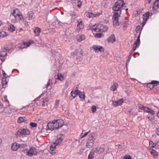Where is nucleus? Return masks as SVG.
Instances as JSON below:
<instances>
[{
    "instance_id": "obj_3",
    "label": "nucleus",
    "mask_w": 159,
    "mask_h": 159,
    "mask_svg": "<svg viewBox=\"0 0 159 159\" xmlns=\"http://www.w3.org/2000/svg\"><path fill=\"white\" fill-rule=\"evenodd\" d=\"M94 133H92L89 135L86 144V147L90 148L92 147L95 140V138L94 137Z\"/></svg>"
},
{
    "instance_id": "obj_60",
    "label": "nucleus",
    "mask_w": 159,
    "mask_h": 159,
    "mask_svg": "<svg viewBox=\"0 0 159 159\" xmlns=\"http://www.w3.org/2000/svg\"><path fill=\"white\" fill-rule=\"evenodd\" d=\"M2 73H3V76H7V75L5 73V71L4 70L2 71Z\"/></svg>"
},
{
    "instance_id": "obj_54",
    "label": "nucleus",
    "mask_w": 159,
    "mask_h": 159,
    "mask_svg": "<svg viewBox=\"0 0 159 159\" xmlns=\"http://www.w3.org/2000/svg\"><path fill=\"white\" fill-rule=\"evenodd\" d=\"M90 130H89V131L88 132L85 133L84 135H82L81 137V138H84V137H85L86 135H87V134H88L90 132Z\"/></svg>"
},
{
    "instance_id": "obj_2",
    "label": "nucleus",
    "mask_w": 159,
    "mask_h": 159,
    "mask_svg": "<svg viewBox=\"0 0 159 159\" xmlns=\"http://www.w3.org/2000/svg\"><path fill=\"white\" fill-rule=\"evenodd\" d=\"M90 29L93 31L96 32H105L107 31L108 28L102 24H98L97 26L95 25H93Z\"/></svg>"
},
{
    "instance_id": "obj_17",
    "label": "nucleus",
    "mask_w": 159,
    "mask_h": 159,
    "mask_svg": "<svg viewBox=\"0 0 159 159\" xmlns=\"http://www.w3.org/2000/svg\"><path fill=\"white\" fill-rule=\"evenodd\" d=\"M30 44V43H28L27 42H23L20 44V45L19 46L18 48L20 49H23L29 46Z\"/></svg>"
},
{
    "instance_id": "obj_36",
    "label": "nucleus",
    "mask_w": 159,
    "mask_h": 159,
    "mask_svg": "<svg viewBox=\"0 0 159 159\" xmlns=\"http://www.w3.org/2000/svg\"><path fill=\"white\" fill-rule=\"evenodd\" d=\"M37 104H38V103L36 102L34 100L31 103L29 104L28 105L25 107H27V106H30V107H31V105H32V104H33V105L35 104V106L36 105H37Z\"/></svg>"
},
{
    "instance_id": "obj_52",
    "label": "nucleus",
    "mask_w": 159,
    "mask_h": 159,
    "mask_svg": "<svg viewBox=\"0 0 159 159\" xmlns=\"http://www.w3.org/2000/svg\"><path fill=\"white\" fill-rule=\"evenodd\" d=\"M140 43V41L136 40V41L135 42L134 44H135V45H136V46H139Z\"/></svg>"
},
{
    "instance_id": "obj_62",
    "label": "nucleus",
    "mask_w": 159,
    "mask_h": 159,
    "mask_svg": "<svg viewBox=\"0 0 159 159\" xmlns=\"http://www.w3.org/2000/svg\"><path fill=\"white\" fill-rule=\"evenodd\" d=\"M140 26H137V28H136V30H139V29H140Z\"/></svg>"
},
{
    "instance_id": "obj_64",
    "label": "nucleus",
    "mask_w": 159,
    "mask_h": 159,
    "mask_svg": "<svg viewBox=\"0 0 159 159\" xmlns=\"http://www.w3.org/2000/svg\"><path fill=\"white\" fill-rule=\"evenodd\" d=\"M157 116L159 118V111L157 112Z\"/></svg>"
},
{
    "instance_id": "obj_43",
    "label": "nucleus",
    "mask_w": 159,
    "mask_h": 159,
    "mask_svg": "<svg viewBox=\"0 0 159 159\" xmlns=\"http://www.w3.org/2000/svg\"><path fill=\"white\" fill-rule=\"evenodd\" d=\"M57 79H59L61 81H62L64 80V77L63 76H62V75H61L60 76L57 75Z\"/></svg>"
},
{
    "instance_id": "obj_28",
    "label": "nucleus",
    "mask_w": 159,
    "mask_h": 159,
    "mask_svg": "<svg viewBox=\"0 0 159 159\" xmlns=\"http://www.w3.org/2000/svg\"><path fill=\"white\" fill-rule=\"evenodd\" d=\"M128 21L127 20H125L123 21V29L125 30L128 26Z\"/></svg>"
},
{
    "instance_id": "obj_14",
    "label": "nucleus",
    "mask_w": 159,
    "mask_h": 159,
    "mask_svg": "<svg viewBox=\"0 0 159 159\" xmlns=\"http://www.w3.org/2000/svg\"><path fill=\"white\" fill-rule=\"evenodd\" d=\"M123 102V100L122 98L116 101H113L112 104L115 106H117L121 105Z\"/></svg>"
},
{
    "instance_id": "obj_32",
    "label": "nucleus",
    "mask_w": 159,
    "mask_h": 159,
    "mask_svg": "<svg viewBox=\"0 0 159 159\" xmlns=\"http://www.w3.org/2000/svg\"><path fill=\"white\" fill-rule=\"evenodd\" d=\"M33 17V14L32 12L29 13L28 16L27 17V19L28 20H30L32 19Z\"/></svg>"
},
{
    "instance_id": "obj_26",
    "label": "nucleus",
    "mask_w": 159,
    "mask_h": 159,
    "mask_svg": "<svg viewBox=\"0 0 159 159\" xmlns=\"http://www.w3.org/2000/svg\"><path fill=\"white\" fill-rule=\"evenodd\" d=\"M97 150L98 151L99 153L103 152L104 150V148L103 146H101L98 148H97Z\"/></svg>"
},
{
    "instance_id": "obj_47",
    "label": "nucleus",
    "mask_w": 159,
    "mask_h": 159,
    "mask_svg": "<svg viewBox=\"0 0 159 159\" xmlns=\"http://www.w3.org/2000/svg\"><path fill=\"white\" fill-rule=\"evenodd\" d=\"M44 93H43L41 95H40V96H39L38 97H37V98H36L35 99H34V101H35L36 102L38 101L39 99L40 98L43 96L44 95Z\"/></svg>"
},
{
    "instance_id": "obj_27",
    "label": "nucleus",
    "mask_w": 159,
    "mask_h": 159,
    "mask_svg": "<svg viewBox=\"0 0 159 159\" xmlns=\"http://www.w3.org/2000/svg\"><path fill=\"white\" fill-rule=\"evenodd\" d=\"M25 118L24 117H19L17 120V122L19 123H21L24 122Z\"/></svg>"
},
{
    "instance_id": "obj_61",
    "label": "nucleus",
    "mask_w": 159,
    "mask_h": 159,
    "mask_svg": "<svg viewBox=\"0 0 159 159\" xmlns=\"http://www.w3.org/2000/svg\"><path fill=\"white\" fill-rule=\"evenodd\" d=\"M140 34L139 35L138 37H137V39L136 40L140 41Z\"/></svg>"
},
{
    "instance_id": "obj_58",
    "label": "nucleus",
    "mask_w": 159,
    "mask_h": 159,
    "mask_svg": "<svg viewBox=\"0 0 159 159\" xmlns=\"http://www.w3.org/2000/svg\"><path fill=\"white\" fill-rule=\"evenodd\" d=\"M156 133L157 135L159 136V128L156 129Z\"/></svg>"
},
{
    "instance_id": "obj_29",
    "label": "nucleus",
    "mask_w": 159,
    "mask_h": 159,
    "mask_svg": "<svg viewBox=\"0 0 159 159\" xmlns=\"http://www.w3.org/2000/svg\"><path fill=\"white\" fill-rule=\"evenodd\" d=\"M94 152H90L87 159H93L94 157Z\"/></svg>"
},
{
    "instance_id": "obj_6",
    "label": "nucleus",
    "mask_w": 159,
    "mask_h": 159,
    "mask_svg": "<svg viewBox=\"0 0 159 159\" xmlns=\"http://www.w3.org/2000/svg\"><path fill=\"white\" fill-rule=\"evenodd\" d=\"M120 16V15H116L114 14L113 15L112 19L113 20V24L114 26H116L119 25V23L118 19Z\"/></svg>"
},
{
    "instance_id": "obj_41",
    "label": "nucleus",
    "mask_w": 159,
    "mask_h": 159,
    "mask_svg": "<svg viewBox=\"0 0 159 159\" xmlns=\"http://www.w3.org/2000/svg\"><path fill=\"white\" fill-rule=\"evenodd\" d=\"M30 125L32 127H35L37 126V124L35 123L31 122L30 124Z\"/></svg>"
},
{
    "instance_id": "obj_22",
    "label": "nucleus",
    "mask_w": 159,
    "mask_h": 159,
    "mask_svg": "<svg viewBox=\"0 0 159 159\" xmlns=\"http://www.w3.org/2000/svg\"><path fill=\"white\" fill-rule=\"evenodd\" d=\"M118 86V84L117 83H115L111 87L110 90L114 91L116 89L117 87Z\"/></svg>"
},
{
    "instance_id": "obj_44",
    "label": "nucleus",
    "mask_w": 159,
    "mask_h": 159,
    "mask_svg": "<svg viewBox=\"0 0 159 159\" xmlns=\"http://www.w3.org/2000/svg\"><path fill=\"white\" fill-rule=\"evenodd\" d=\"M102 34L101 33H97L95 34V37L97 38H100L101 37Z\"/></svg>"
},
{
    "instance_id": "obj_16",
    "label": "nucleus",
    "mask_w": 159,
    "mask_h": 159,
    "mask_svg": "<svg viewBox=\"0 0 159 159\" xmlns=\"http://www.w3.org/2000/svg\"><path fill=\"white\" fill-rule=\"evenodd\" d=\"M159 8V0L155 1L153 4L152 9L154 11H157Z\"/></svg>"
},
{
    "instance_id": "obj_31",
    "label": "nucleus",
    "mask_w": 159,
    "mask_h": 159,
    "mask_svg": "<svg viewBox=\"0 0 159 159\" xmlns=\"http://www.w3.org/2000/svg\"><path fill=\"white\" fill-rule=\"evenodd\" d=\"M41 30L40 29L39 27H36L34 30V33L36 34H39Z\"/></svg>"
},
{
    "instance_id": "obj_1",
    "label": "nucleus",
    "mask_w": 159,
    "mask_h": 159,
    "mask_svg": "<svg viewBox=\"0 0 159 159\" xmlns=\"http://www.w3.org/2000/svg\"><path fill=\"white\" fill-rule=\"evenodd\" d=\"M125 3L123 0H118L115 3L113 7V10L114 11V14L116 15H120L121 10L125 9Z\"/></svg>"
},
{
    "instance_id": "obj_40",
    "label": "nucleus",
    "mask_w": 159,
    "mask_h": 159,
    "mask_svg": "<svg viewBox=\"0 0 159 159\" xmlns=\"http://www.w3.org/2000/svg\"><path fill=\"white\" fill-rule=\"evenodd\" d=\"M91 111L93 113L95 112L96 110V107L95 106H93L91 108Z\"/></svg>"
},
{
    "instance_id": "obj_46",
    "label": "nucleus",
    "mask_w": 159,
    "mask_h": 159,
    "mask_svg": "<svg viewBox=\"0 0 159 159\" xmlns=\"http://www.w3.org/2000/svg\"><path fill=\"white\" fill-rule=\"evenodd\" d=\"M71 95L74 98H75L76 96V94L72 91L71 92Z\"/></svg>"
},
{
    "instance_id": "obj_35",
    "label": "nucleus",
    "mask_w": 159,
    "mask_h": 159,
    "mask_svg": "<svg viewBox=\"0 0 159 159\" xmlns=\"http://www.w3.org/2000/svg\"><path fill=\"white\" fill-rule=\"evenodd\" d=\"M55 120H53L52 123V126H53V128H52V129H57L56 128V127L57 126V124H56V125H55Z\"/></svg>"
},
{
    "instance_id": "obj_51",
    "label": "nucleus",
    "mask_w": 159,
    "mask_h": 159,
    "mask_svg": "<svg viewBox=\"0 0 159 159\" xmlns=\"http://www.w3.org/2000/svg\"><path fill=\"white\" fill-rule=\"evenodd\" d=\"M51 82L50 80H49L47 84L46 85V88L47 89L48 87L51 85Z\"/></svg>"
},
{
    "instance_id": "obj_57",
    "label": "nucleus",
    "mask_w": 159,
    "mask_h": 159,
    "mask_svg": "<svg viewBox=\"0 0 159 159\" xmlns=\"http://www.w3.org/2000/svg\"><path fill=\"white\" fill-rule=\"evenodd\" d=\"M124 159H131V158L130 156H125L124 158Z\"/></svg>"
},
{
    "instance_id": "obj_39",
    "label": "nucleus",
    "mask_w": 159,
    "mask_h": 159,
    "mask_svg": "<svg viewBox=\"0 0 159 159\" xmlns=\"http://www.w3.org/2000/svg\"><path fill=\"white\" fill-rule=\"evenodd\" d=\"M55 23V26L56 27H58L61 25V22L58 20H57Z\"/></svg>"
},
{
    "instance_id": "obj_48",
    "label": "nucleus",
    "mask_w": 159,
    "mask_h": 159,
    "mask_svg": "<svg viewBox=\"0 0 159 159\" xmlns=\"http://www.w3.org/2000/svg\"><path fill=\"white\" fill-rule=\"evenodd\" d=\"M44 93H43L41 95H40V96H39L38 97H37V98H36L35 99H34V101H35L36 102L38 101L39 99L40 98L43 96L44 95Z\"/></svg>"
},
{
    "instance_id": "obj_13",
    "label": "nucleus",
    "mask_w": 159,
    "mask_h": 159,
    "mask_svg": "<svg viewBox=\"0 0 159 159\" xmlns=\"http://www.w3.org/2000/svg\"><path fill=\"white\" fill-rule=\"evenodd\" d=\"M150 13L149 12H147L144 14L143 16V23L144 25L148 20L149 16Z\"/></svg>"
},
{
    "instance_id": "obj_23",
    "label": "nucleus",
    "mask_w": 159,
    "mask_h": 159,
    "mask_svg": "<svg viewBox=\"0 0 159 159\" xmlns=\"http://www.w3.org/2000/svg\"><path fill=\"white\" fill-rule=\"evenodd\" d=\"M49 99L47 97L43 99V101L42 102V106H44L47 105V103L48 102Z\"/></svg>"
},
{
    "instance_id": "obj_42",
    "label": "nucleus",
    "mask_w": 159,
    "mask_h": 159,
    "mask_svg": "<svg viewBox=\"0 0 159 159\" xmlns=\"http://www.w3.org/2000/svg\"><path fill=\"white\" fill-rule=\"evenodd\" d=\"M85 148H82L80 149V152L79 153L80 154H82L84 152V151L85 150Z\"/></svg>"
},
{
    "instance_id": "obj_9",
    "label": "nucleus",
    "mask_w": 159,
    "mask_h": 159,
    "mask_svg": "<svg viewBox=\"0 0 159 159\" xmlns=\"http://www.w3.org/2000/svg\"><path fill=\"white\" fill-rule=\"evenodd\" d=\"M159 84V81H153L147 84V86L150 89L153 88L154 86H157Z\"/></svg>"
},
{
    "instance_id": "obj_53",
    "label": "nucleus",
    "mask_w": 159,
    "mask_h": 159,
    "mask_svg": "<svg viewBox=\"0 0 159 159\" xmlns=\"http://www.w3.org/2000/svg\"><path fill=\"white\" fill-rule=\"evenodd\" d=\"M74 92L76 94V95H79V94L81 93L80 91L78 90H76L75 91H74Z\"/></svg>"
},
{
    "instance_id": "obj_7",
    "label": "nucleus",
    "mask_w": 159,
    "mask_h": 159,
    "mask_svg": "<svg viewBox=\"0 0 159 159\" xmlns=\"http://www.w3.org/2000/svg\"><path fill=\"white\" fill-rule=\"evenodd\" d=\"M27 155L29 157H31L33 155H35L37 154V151L34 147H31L29 150L26 152Z\"/></svg>"
},
{
    "instance_id": "obj_18",
    "label": "nucleus",
    "mask_w": 159,
    "mask_h": 159,
    "mask_svg": "<svg viewBox=\"0 0 159 159\" xmlns=\"http://www.w3.org/2000/svg\"><path fill=\"white\" fill-rule=\"evenodd\" d=\"M7 76H3L2 77V87L4 88H5L6 87L7 85L8 82V81L7 80Z\"/></svg>"
},
{
    "instance_id": "obj_24",
    "label": "nucleus",
    "mask_w": 159,
    "mask_h": 159,
    "mask_svg": "<svg viewBox=\"0 0 159 159\" xmlns=\"http://www.w3.org/2000/svg\"><path fill=\"white\" fill-rule=\"evenodd\" d=\"M8 30L9 31L13 32L15 30V27L13 25L11 24L9 26Z\"/></svg>"
},
{
    "instance_id": "obj_33",
    "label": "nucleus",
    "mask_w": 159,
    "mask_h": 159,
    "mask_svg": "<svg viewBox=\"0 0 159 159\" xmlns=\"http://www.w3.org/2000/svg\"><path fill=\"white\" fill-rule=\"evenodd\" d=\"M52 123H48V125H47V127H46V129L47 130H52L53 129H52Z\"/></svg>"
},
{
    "instance_id": "obj_21",
    "label": "nucleus",
    "mask_w": 159,
    "mask_h": 159,
    "mask_svg": "<svg viewBox=\"0 0 159 159\" xmlns=\"http://www.w3.org/2000/svg\"><path fill=\"white\" fill-rule=\"evenodd\" d=\"M115 41V38L114 34H111L108 39V41L113 43Z\"/></svg>"
},
{
    "instance_id": "obj_55",
    "label": "nucleus",
    "mask_w": 159,
    "mask_h": 159,
    "mask_svg": "<svg viewBox=\"0 0 159 159\" xmlns=\"http://www.w3.org/2000/svg\"><path fill=\"white\" fill-rule=\"evenodd\" d=\"M145 107H144V106H142L141 105H139V109H140L141 110H143Z\"/></svg>"
},
{
    "instance_id": "obj_8",
    "label": "nucleus",
    "mask_w": 159,
    "mask_h": 159,
    "mask_svg": "<svg viewBox=\"0 0 159 159\" xmlns=\"http://www.w3.org/2000/svg\"><path fill=\"white\" fill-rule=\"evenodd\" d=\"M92 48L96 52H104V49L101 46L94 45L92 47Z\"/></svg>"
},
{
    "instance_id": "obj_10",
    "label": "nucleus",
    "mask_w": 159,
    "mask_h": 159,
    "mask_svg": "<svg viewBox=\"0 0 159 159\" xmlns=\"http://www.w3.org/2000/svg\"><path fill=\"white\" fill-rule=\"evenodd\" d=\"M55 124H57V126L56 127V128L57 129H59L64 124L63 120L61 119H59L57 120H55Z\"/></svg>"
},
{
    "instance_id": "obj_59",
    "label": "nucleus",
    "mask_w": 159,
    "mask_h": 159,
    "mask_svg": "<svg viewBox=\"0 0 159 159\" xmlns=\"http://www.w3.org/2000/svg\"><path fill=\"white\" fill-rule=\"evenodd\" d=\"M59 100H57L56 101V102H55V105H56V106H57L59 105Z\"/></svg>"
},
{
    "instance_id": "obj_56",
    "label": "nucleus",
    "mask_w": 159,
    "mask_h": 159,
    "mask_svg": "<svg viewBox=\"0 0 159 159\" xmlns=\"http://www.w3.org/2000/svg\"><path fill=\"white\" fill-rule=\"evenodd\" d=\"M138 47H139V46H136V45H135L134 44L133 45V51H134L135 50L136 48H137Z\"/></svg>"
},
{
    "instance_id": "obj_25",
    "label": "nucleus",
    "mask_w": 159,
    "mask_h": 159,
    "mask_svg": "<svg viewBox=\"0 0 159 159\" xmlns=\"http://www.w3.org/2000/svg\"><path fill=\"white\" fill-rule=\"evenodd\" d=\"M151 154H152L155 157H157L158 154L154 150L152 149L150 151Z\"/></svg>"
},
{
    "instance_id": "obj_20",
    "label": "nucleus",
    "mask_w": 159,
    "mask_h": 159,
    "mask_svg": "<svg viewBox=\"0 0 159 159\" xmlns=\"http://www.w3.org/2000/svg\"><path fill=\"white\" fill-rule=\"evenodd\" d=\"M72 3L73 6H74V4H77V6L78 8H80L82 5V2L79 0H72Z\"/></svg>"
},
{
    "instance_id": "obj_11",
    "label": "nucleus",
    "mask_w": 159,
    "mask_h": 159,
    "mask_svg": "<svg viewBox=\"0 0 159 159\" xmlns=\"http://www.w3.org/2000/svg\"><path fill=\"white\" fill-rule=\"evenodd\" d=\"M77 21L78 24L77 25V29L79 30L83 29L84 27V26L82 24V20L81 19H79L77 20Z\"/></svg>"
},
{
    "instance_id": "obj_45",
    "label": "nucleus",
    "mask_w": 159,
    "mask_h": 159,
    "mask_svg": "<svg viewBox=\"0 0 159 159\" xmlns=\"http://www.w3.org/2000/svg\"><path fill=\"white\" fill-rule=\"evenodd\" d=\"M79 97L81 98H83V99H84L85 96L84 94L82 93L81 92L79 95Z\"/></svg>"
},
{
    "instance_id": "obj_38",
    "label": "nucleus",
    "mask_w": 159,
    "mask_h": 159,
    "mask_svg": "<svg viewBox=\"0 0 159 159\" xmlns=\"http://www.w3.org/2000/svg\"><path fill=\"white\" fill-rule=\"evenodd\" d=\"M12 15L15 17H16L17 16H20V18L22 17V16L20 15L19 14H16V13L15 11L14 10L13 12L12 13Z\"/></svg>"
},
{
    "instance_id": "obj_50",
    "label": "nucleus",
    "mask_w": 159,
    "mask_h": 159,
    "mask_svg": "<svg viewBox=\"0 0 159 159\" xmlns=\"http://www.w3.org/2000/svg\"><path fill=\"white\" fill-rule=\"evenodd\" d=\"M148 113L152 115H154L155 114V111L151 109H150Z\"/></svg>"
},
{
    "instance_id": "obj_4",
    "label": "nucleus",
    "mask_w": 159,
    "mask_h": 159,
    "mask_svg": "<svg viewBox=\"0 0 159 159\" xmlns=\"http://www.w3.org/2000/svg\"><path fill=\"white\" fill-rule=\"evenodd\" d=\"M62 140L63 139L61 136H58L55 142L50 146V150L52 151H53L55 149L56 146L57 145L60 144Z\"/></svg>"
},
{
    "instance_id": "obj_34",
    "label": "nucleus",
    "mask_w": 159,
    "mask_h": 159,
    "mask_svg": "<svg viewBox=\"0 0 159 159\" xmlns=\"http://www.w3.org/2000/svg\"><path fill=\"white\" fill-rule=\"evenodd\" d=\"M79 52V50L78 49L76 50L73 52H72L71 53V56H75L77 55L78 53Z\"/></svg>"
},
{
    "instance_id": "obj_63",
    "label": "nucleus",
    "mask_w": 159,
    "mask_h": 159,
    "mask_svg": "<svg viewBox=\"0 0 159 159\" xmlns=\"http://www.w3.org/2000/svg\"><path fill=\"white\" fill-rule=\"evenodd\" d=\"M151 0H147V1H148V3H150L151 2Z\"/></svg>"
},
{
    "instance_id": "obj_15",
    "label": "nucleus",
    "mask_w": 159,
    "mask_h": 159,
    "mask_svg": "<svg viewBox=\"0 0 159 159\" xmlns=\"http://www.w3.org/2000/svg\"><path fill=\"white\" fill-rule=\"evenodd\" d=\"M20 147V145L19 144L15 143H13L11 146V148L13 151H16Z\"/></svg>"
},
{
    "instance_id": "obj_12",
    "label": "nucleus",
    "mask_w": 159,
    "mask_h": 159,
    "mask_svg": "<svg viewBox=\"0 0 159 159\" xmlns=\"http://www.w3.org/2000/svg\"><path fill=\"white\" fill-rule=\"evenodd\" d=\"M100 13H97L96 14H93L91 12H88L86 13V16L89 18H94L100 15Z\"/></svg>"
},
{
    "instance_id": "obj_30",
    "label": "nucleus",
    "mask_w": 159,
    "mask_h": 159,
    "mask_svg": "<svg viewBox=\"0 0 159 159\" xmlns=\"http://www.w3.org/2000/svg\"><path fill=\"white\" fill-rule=\"evenodd\" d=\"M7 36V34L5 32L2 31H0V37H4Z\"/></svg>"
},
{
    "instance_id": "obj_49",
    "label": "nucleus",
    "mask_w": 159,
    "mask_h": 159,
    "mask_svg": "<svg viewBox=\"0 0 159 159\" xmlns=\"http://www.w3.org/2000/svg\"><path fill=\"white\" fill-rule=\"evenodd\" d=\"M150 109L148 107H145L144 109H143V111L146 112L148 113V111H149Z\"/></svg>"
},
{
    "instance_id": "obj_19",
    "label": "nucleus",
    "mask_w": 159,
    "mask_h": 159,
    "mask_svg": "<svg viewBox=\"0 0 159 159\" xmlns=\"http://www.w3.org/2000/svg\"><path fill=\"white\" fill-rule=\"evenodd\" d=\"M7 52L6 51H2L0 52V60L2 61L5 60V57L7 56Z\"/></svg>"
},
{
    "instance_id": "obj_37",
    "label": "nucleus",
    "mask_w": 159,
    "mask_h": 159,
    "mask_svg": "<svg viewBox=\"0 0 159 159\" xmlns=\"http://www.w3.org/2000/svg\"><path fill=\"white\" fill-rule=\"evenodd\" d=\"M85 36L84 34H82L80 35V39H79V40L80 41L84 40L85 39Z\"/></svg>"
},
{
    "instance_id": "obj_5",
    "label": "nucleus",
    "mask_w": 159,
    "mask_h": 159,
    "mask_svg": "<svg viewBox=\"0 0 159 159\" xmlns=\"http://www.w3.org/2000/svg\"><path fill=\"white\" fill-rule=\"evenodd\" d=\"M30 134V131L29 129H19L16 133V135L17 136H20L29 135Z\"/></svg>"
}]
</instances>
